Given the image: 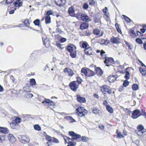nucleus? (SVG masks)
I'll return each instance as SVG.
<instances>
[{
	"label": "nucleus",
	"mask_w": 146,
	"mask_h": 146,
	"mask_svg": "<svg viewBox=\"0 0 146 146\" xmlns=\"http://www.w3.org/2000/svg\"><path fill=\"white\" fill-rule=\"evenodd\" d=\"M95 71L97 74L99 75H101L102 74V72L101 69L99 67H98L95 69Z\"/></svg>",
	"instance_id": "obj_23"
},
{
	"label": "nucleus",
	"mask_w": 146,
	"mask_h": 146,
	"mask_svg": "<svg viewBox=\"0 0 146 146\" xmlns=\"http://www.w3.org/2000/svg\"><path fill=\"white\" fill-rule=\"evenodd\" d=\"M87 73L86 76L89 77L94 76V72L89 69H87Z\"/></svg>",
	"instance_id": "obj_22"
},
{
	"label": "nucleus",
	"mask_w": 146,
	"mask_h": 146,
	"mask_svg": "<svg viewBox=\"0 0 146 146\" xmlns=\"http://www.w3.org/2000/svg\"><path fill=\"white\" fill-rule=\"evenodd\" d=\"M116 132L117 134V138H123L124 137V136L123 135H122L120 132H118V130L117 129V130Z\"/></svg>",
	"instance_id": "obj_34"
},
{
	"label": "nucleus",
	"mask_w": 146,
	"mask_h": 146,
	"mask_svg": "<svg viewBox=\"0 0 146 146\" xmlns=\"http://www.w3.org/2000/svg\"><path fill=\"white\" fill-rule=\"evenodd\" d=\"M105 52H104L103 50H102L101 52L100 53V55L102 57V58H105Z\"/></svg>",
	"instance_id": "obj_55"
},
{
	"label": "nucleus",
	"mask_w": 146,
	"mask_h": 146,
	"mask_svg": "<svg viewBox=\"0 0 146 146\" xmlns=\"http://www.w3.org/2000/svg\"><path fill=\"white\" fill-rule=\"evenodd\" d=\"M21 138L25 142H29L30 141L29 138L27 136H22Z\"/></svg>",
	"instance_id": "obj_26"
},
{
	"label": "nucleus",
	"mask_w": 146,
	"mask_h": 146,
	"mask_svg": "<svg viewBox=\"0 0 146 146\" xmlns=\"http://www.w3.org/2000/svg\"><path fill=\"white\" fill-rule=\"evenodd\" d=\"M64 72L65 73L67 72L68 73V75L70 76H72L74 74L73 71L72 69L68 68H65L64 70Z\"/></svg>",
	"instance_id": "obj_12"
},
{
	"label": "nucleus",
	"mask_w": 146,
	"mask_h": 146,
	"mask_svg": "<svg viewBox=\"0 0 146 146\" xmlns=\"http://www.w3.org/2000/svg\"><path fill=\"white\" fill-rule=\"evenodd\" d=\"M77 97L78 102L80 103H85L86 102V100L85 98L80 97L79 95H77Z\"/></svg>",
	"instance_id": "obj_18"
},
{
	"label": "nucleus",
	"mask_w": 146,
	"mask_h": 146,
	"mask_svg": "<svg viewBox=\"0 0 146 146\" xmlns=\"http://www.w3.org/2000/svg\"><path fill=\"white\" fill-rule=\"evenodd\" d=\"M88 27V23L86 22H84L80 25V29L82 30H84L87 29Z\"/></svg>",
	"instance_id": "obj_17"
},
{
	"label": "nucleus",
	"mask_w": 146,
	"mask_h": 146,
	"mask_svg": "<svg viewBox=\"0 0 146 146\" xmlns=\"http://www.w3.org/2000/svg\"><path fill=\"white\" fill-rule=\"evenodd\" d=\"M14 5L15 7L19 8L22 6L23 1L20 0H16L14 3Z\"/></svg>",
	"instance_id": "obj_15"
},
{
	"label": "nucleus",
	"mask_w": 146,
	"mask_h": 146,
	"mask_svg": "<svg viewBox=\"0 0 146 146\" xmlns=\"http://www.w3.org/2000/svg\"><path fill=\"white\" fill-rule=\"evenodd\" d=\"M74 48L75 46L73 44H68L67 47V50L69 52H72L73 51Z\"/></svg>",
	"instance_id": "obj_21"
},
{
	"label": "nucleus",
	"mask_w": 146,
	"mask_h": 146,
	"mask_svg": "<svg viewBox=\"0 0 146 146\" xmlns=\"http://www.w3.org/2000/svg\"><path fill=\"white\" fill-rule=\"evenodd\" d=\"M85 53L87 54L90 55L92 54V48L91 47H88L85 49Z\"/></svg>",
	"instance_id": "obj_16"
},
{
	"label": "nucleus",
	"mask_w": 146,
	"mask_h": 146,
	"mask_svg": "<svg viewBox=\"0 0 146 146\" xmlns=\"http://www.w3.org/2000/svg\"><path fill=\"white\" fill-rule=\"evenodd\" d=\"M138 131H136L135 132L139 135L141 136L143 133L146 132V129H144L143 126L141 125H139L137 128Z\"/></svg>",
	"instance_id": "obj_2"
},
{
	"label": "nucleus",
	"mask_w": 146,
	"mask_h": 146,
	"mask_svg": "<svg viewBox=\"0 0 146 146\" xmlns=\"http://www.w3.org/2000/svg\"><path fill=\"white\" fill-rule=\"evenodd\" d=\"M89 4L92 6H93L95 4V2L94 0H89Z\"/></svg>",
	"instance_id": "obj_53"
},
{
	"label": "nucleus",
	"mask_w": 146,
	"mask_h": 146,
	"mask_svg": "<svg viewBox=\"0 0 146 146\" xmlns=\"http://www.w3.org/2000/svg\"><path fill=\"white\" fill-rule=\"evenodd\" d=\"M105 59L104 63L106 66H109L111 65V64L113 63L114 60L112 58L105 57Z\"/></svg>",
	"instance_id": "obj_4"
},
{
	"label": "nucleus",
	"mask_w": 146,
	"mask_h": 146,
	"mask_svg": "<svg viewBox=\"0 0 146 146\" xmlns=\"http://www.w3.org/2000/svg\"><path fill=\"white\" fill-rule=\"evenodd\" d=\"M139 70L142 75H145L146 74V70L145 69L142 68H140Z\"/></svg>",
	"instance_id": "obj_38"
},
{
	"label": "nucleus",
	"mask_w": 146,
	"mask_h": 146,
	"mask_svg": "<svg viewBox=\"0 0 146 146\" xmlns=\"http://www.w3.org/2000/svg\"><path fill=\"white\" fill-rule=\"evenodd\" d=\"M80 46L83 48H85V49L88 47V45L86 42L85 43H82L80 42Z\"/></svg>",
	"instance_id": "obj_24"
},
{
	"label": "nucleus",
	"mask_w": 146,
	"mask_h": 146,
	"mask_svg": "<svg viewBox=\"0 0 146 146\" xmlns=\"http://www.w3.org/2000/svg\"><path fill=\"white\" fill-rule=\"evenodd\" d=\"M87 69H85L84 68H82L81 70V72L82 75H83L84 74L85 76H86L88 72Z\"/></svg>",
	"instance_id": "obj_28"
},
{
	"label": "nucleus",
	"mask_w": 146,
	"mask_h": 146,
	"mask_svg": "<svg viewBox=\"0 0 146 146\" xmlns=\"http://www.w3.org/2000/svg\"><path fill=\"white\" fill-rule=\"evenodd\" d=\"M83 7L84 9H86L88 7V5L87 3H85L84 4Z\"/></svg>",
	"instance_id": "obj_56"
},
{
	"label": "nucleus",
	"mask_w": 146,
	"mask_h": 146,
	"mask_svg": "<svg viewBox=\"0 0 146 146\" xmlns=\"http://www.w3.org/2000/svg\"><path fill=\"white\" fill-rule=\"evenodd\" d=\"M14 0H6V3L7 4H9L12 3Z\"/></svg>",
	"instance_id": "obj_60"
},
{
	"label": "nucleus",
	"mask_w": 146,
	"mask_h": 146,
	"mask_svg": "<svg viewBox=\"0 0 146 146\" xmlns=\"http://www.w3.org/2000/svg\"><path fill=\"white\" fill-rule=\"evenodd\" d=\"M56 31L59 33H61L62 32V31H61V30L58 28L56 29Z\"/></svg>",
	"instance_id": "obj_62"
},
{
	"label": "nucleus",
	"mask_w": 146,
	"mask_h": 146,
	"mask_svg": "<svg viewBox=\"0 0 146 146\" xmlns=\"http://www.w3.org/2000/svg\"><path fill=\"white\" fill-rule=\"evenodd\" d=\"M70 55L72 58H75L76 57V51L70 53Z\"/></svg>",
	"instance_id": "obj_46"
},
{
	"label": "nucleus",
	"mask_w": 146,
	"mask_h": 146,
	"mask_svg": "<svg viewBox=\"0 0 146 146\" xmlns=\"http://www.w3.org/2000/svg\"><path fill=\"white\" fill-rule=\"evenodd\" d=\"M138 86L137 84H133L132 85V88L133 90L136 91L138 90Z\"/></svg>",
	"instance_id": "obj_35"
},
{
	"label": "nucleus",
	"mask_w": 146,
	"mask_h": 146,
	"mask_svg": "<svg viewBox=\"0 0 146 146\" xmlns=\"http://www.w3.org/2000/svg\"><path fill=\"white\" fill-rule=\"evenodd\" d=\"M55 3L57 5L60 6H62L64 5L66 3L65 0H55Z\"/></svg>",
	"instance_id": "obj_9"
},
{
	"label": "nucleus",
	"mask_w": 146,
	"mask_h": 146,
	"mask_svg": "<svg viewBox=\"0 0 146 146\" xmlns=\"http://www.w3.org/2000/svg\"><path fill=\"white\" fill-rule=\"evenodd\" d=\"M42 103L44 104L45 106L48 107H50L51 106H54V103L52 101L46 98L45 99Z\"/></svg>",
	"instance_id": "obj_5"
},
{
	"label": "nucleus",
	"mask_w": 146,
	"mask_h": 146,
	"mask_svg": "<svg viewBox=\"0 0 146 146\" xmlns=\"http://www.w3.org/2000/svg\"><path fill=\"white\" fill-rule=\"evenodd\" d=\"M100 32V30L98 29H95L93 31V33L94 35H98Z\"/></svg>",
	"instance_id": "obj_36"
},
{
	"label": "nucleus",
	"mask_w": 146,
	"mask_h": 146,
	"mask_svg": "<svg viewBox=\"0 0 146 146\" xmlns=\"http://www.w3.org/2000/svg\"><path fill=\"white\" fill-rule=\"evenodd\" d=\"M99 111L100 110L96 108H94L92 110L93 113L95 114H99Z\"/></svg>",
	"instance_id": "obj_37"
},
{
	"label": "nucleus",
	"mask_w": 146,
	"mask_h": 146,
	"mask_svg": "<svg viewBox=\"0 0 146 146\" xmlns=\"http://www.w3.org/2000/svg\"><path fill=\"white\" fill-rule=\"evenodd\" d=\"M52 141L56 143H57L58 142V140L57 139L55 138H53Z\"/></svg>",
	"instance_id": "obj_64"
},
{
	"label": "nucleus",
	"mask_w": 146,
	"mask_h": 146,
	"mask_svg": "<svg viewBox=\"0 0 146 146\" xmlns=\"http://www.w3.org/2000/svg\"><path fill=\"white\" fill-rule=\"evenodd\" d=\"M7 137L9 141L11 143H13L16 141V139L11 134H9Z\"/></svg>",
	"instance_id": "obj_14"
},
{
	"label": "nucleus",
	"mask_w": 146,
	"mask_h": 146,
	"mask_svg": "<svg viewBox=\"0 0 146 146\" xmlns=\"http://www.w3.org/2000/svg\"><path fill=\"white\" fill-rule=\"evenodd\" d=\"M102 92L104 93L107 92L109 94L111 93V91L110 88L106 85H104L101 88Z\"/></svg>",
	"instance_id": "obj_3"
},
{
	"label": "nucleus",
	"mask_w": 146,
	"mask_h": 146,
	"mask_svg": "<svg viewBox=\"0 0 146 146\" xmlns=\"http://www.w3.org/2000/svg\"><path fill=\"white\" fill-rule=\"evenodd\" d=\"M123 16L125 21H126L127 22L129 23L131 21V20L129 18L125 15H123Z\"/></svg>",
	"instance_id": "obj_47"
},
{
	"label": "nucleus",
	"mask_w": 146,
	"mask_h": 146,
	"mask_svg": "<svg viewBox=\"0 0 146 146\" xmlns=\"http://www.w3.org/2000/svg\"><path fill=\"white\" fill-rule=\"evenodd\" d=\"M11 127L13 128H15L16 126V124L15 122H12L10 123Z\"/></svg>",
	"instance_id": "obj_50"
},
{
	"label": "nucleus",
	"mask_w": 146,
	"mask_h": 146,
	"mask_svg": "<svg viewBox=\"0 0 146 146\" xmlns=\"http://www.w3.org/2000/svg\"><path fill=\"white\" fill-rule=\"evenodd\" d=\"M108 11L107 8L106 7L104 9H103V11L105 15L107 17H108V16L107 13V11Z\"/></svg>",
	"instance_id": "obj_41"
},
{
	"label": "nucleus",
	"mask_w": 146,
	"mask_h": 146,
	"mask_svg": "<svg viewBox=\"0 0 146 146\" xmlns=\"http://www.w3.org/2000/svg\"><path fill=\"white\" fill-rule=\"evenodd\" d=\"M51 137L48 136H47L46 137V139L49 142H50L51 141Z\"/></svg>",
	"instance_id": "obj_58"
},
{
	"label": "nucleus",
	"mask_w": 146,
	"mask_h": 146,
	"mask_svg": "<svg viewBox=\"0 0 146 146\" xmlns=\"http://www.w3.org/2000/svg\"><path fill=\"white\" fill-rule=\"evenodd\" d=\"M52 11H48L46 13V15L47 16H49L50 15H52Z\"/></svg>",
	"instance_id": "obj_57"
},
{
	"label": "nucleus",
	"mask_w": 146,
	"mask_h": 146,
	"mask_svg": "<svg viewBox=\"0 0 146 146\" xmlns=\"http://www.w3.org/2000/svg\"><path fill=\"white\" fill-rule=\"evenodd\" d=\"M51 19L49 16H46L45 18V22L46 24L50 23H51Z\"/></svg>",
	"instance_id": "obj_32"
},
{
	"label": "nucleus",
	"mask_w": 146,
	"mask_h": 146,
	"mask_svg": "<svg viewBox=\"0 0 146 146\" xmlns=\"http://www.w3.org/2000/svg\"><path fill=\"white\" fill-rule=\"evenodd\" d=\"M30 83L32 85H35L36 84V82L34 79H31L30 80Z\"/></svg>",
	"instance_id": "obj_40"
},
{
	"label": "nucleus",
	"mask_w": 146,
	"mask_h": 146,
	"mask_svg": "<svg viewBox=\"0 0 146 146\" xmlns=\"http://www.w3.org/2000/svg\"><path fill=\"white\" fill-rule=\"evenodd\" d=\"M43 40L44 42V44L45 46L49 43V39L48 38H46L44 39L43 38Z\"/></svg>",
	"instance_id": "obj_29"
},
{
	"label": "nucleus",
	"mask_w": 146,
	"mask_h": 146,
	"mask_svg": "<svg viewBox=\"0 0 146 146\" xmlns=\"http://www.w3.org/2000/svg\"><path fill=\"white\" fill-rule=\"evenodd\" d=\"M140 115L139 110L138 109L134 110L133 112L132 117L133 119H136Z\"/></svg>",
	"instance_id": "obj_8"
},
{
	"label": "nucleus",
	"mask_w": 146,
	"mask_h": 146,
	"mask_svg": "<svg viewBox=\"0 0 146 146\" xmlns=\"http://www.w3.org/2000/svg\"><path fill=\"white\" fill-rule=\"evenodd\" d=\"M69 85L71 90L74 91H76L78 88L76 82L73 81L71 82Z\"/></svg>",
	"instance_id": "obj_6"
},
{
	"label": "nucleus",
	"mask_w": 146,
	"mask_h": 146,
	"mask_svg": "<svg viewBox=\"0 0 146 146\" xmlns=\"http://www.w3.org/2000/svg\"><path fill=\"white\" fill-rule=\"evenodd\" d=\"M67 118L68 119L70 120V122L73 123L76 122V121L71 116H68Z\"/></svg>",
	"instance_id": "obj_42"
},
{
	"label": "nucleus",
	"mask_w": 146,
	"mask_h": 146,
	"mask_svg": "<svg viewBox=\"0 0 146 146\" xmlns=\"http://www.w3.org/2000/svg\"><path fill=\"white\" fill-rule=\"evenodd\" d=\"M77 114L80 117H82L87 114V111L83 107H78L76 110Z\"/></svg>",
	"instance_id": "obj_1"
},
{
	"label": "nucleus",
	"mask_w": 146,
	"mask_h": 146,
	"mask_svg": "<svg viewBox=\"0 0 146 146\" xmlns=\"http://www.w3.org/2000/svg\"><path fill=\"white\" fill-rule=\"evenodd\" d=\"M64 139L66 143L71 142H72V141L73 140L72 138H70L66 136L64 137Z\"/></svg>",
	"instance_id": "obj_25"
},
{
	"label": "nucleus",
	"mask_w": 146,
	"mask_h": 146,
	"mask_svg": "<svg viewBox=\"0 0 146 146\" xmlns=\"http://www.w3.org/2000/svg\"><path fill=\"white\" fill-rule=\"evenodd\" d=\"M81 20L87 22L91 21V20L87 15L84 14L81 15Z\"/></svg>",
	"instance_id": "obj_10"
},
{
	"label": "nucleus",
	"mask_w": 146,
	"mask_h": 146,
	"mask_svg": "<svg viewBox=\"0 0 146 146\" xmlns=\"http://www.w3.org/2000/svg\"><path fill=\"white\" fill-rule=\"evenodd\" d=\"M33 127L34 129L38 131H40L41 130V127L38 124H35L34 125Z\"/></svg>",
	"instance_id": "obj_27"
},
{
	"label": "nucleus",
	"mask_w": 146,
	"mask_h": 146,
	"mask_svg": "<svg viewBox=\"0 0 146 146\" xmlns=\"http://www.w3.org/2000/svg\"><path fill=\"white\" fill-rule=\"evenodd\" d=\"M106 109L110 113H112L113 112V109L109 106H107Z\"/></svg>",
	"instance_id": "obj_30"
},
{
	"label": "nucleus",
	"mask_w": 146,
	"mask_h": 146,
	"mask_svg": "<svg viewBox=\"0 0 146 146\" xmlns=\"http://www.w3.org/2000/svg\"><path fill=\"white\" fill-rule=\"evenodd\" d=\"M69 134L70 136L72 137L73 140H76L80 138L81 137L80 135L77 134L72 131H69Z\"/></svg>",
	"instance_id": "obj_7"
},
{
	"label": "nucleus",
	"mask_w": 146,
	"mask_h": 146,
	"mask_svg": "<svg viewBox=\"0 0 146 146\" xmlns=\"http://www.w3.org/2000/svg\"><path fill=\"white\" fill-rule=\"evenodd\" d=\"M82 14V13H78L76 15L75 14V16L74 17H75L79 20H81L82 18L81 15Z\"/></svg>",
	"instance_id": "obj_31"
},
{
	"label": "nucleus",
	"mask_w": 146,
	"mask_h": 146,
	"mask_svg": "<svg viewBox=\"0 0 146 146\" xmlns=\"http://www.w3.org/2000/svg\"><path fill=\"white\" fill-rule=\"evenodd\" d=\"M129 73L128 71H127L126 72L125 75V78L127 79L128 80L129 78Z\"/></svg>",
	"instance_id": "obj_44"
},
{
	"label": "nucleus",
	"mask_w": 146,
	"mask_h": 146,
	"mask_svg": "<svg viewBox=\"0 0 146 146\" xmlns=\"http://www.w3.org/2000/svg\"><path fill=\"white\" fill-rule=\"evenodd\" d=\"M135 41L139 44H142L143 43V42L141 39L139 38H137L136 39Z\"/></svg>",
	"instance_id": "obj_43"
},
{
	"label": "nucleus",
	"mask_w": 146,
	"mask_h": 146,
	"mask_svg": "<svg viewBox=\"0 0 146 146\" xmlns=\"http://www.w3.org/2000/svg\"><path fill=\"white\" fill-rule=\"evenodd\" d=\"M68 143V145L67 146H74V144L72 142H70L69 143Z\"/></svg>",
	"instance_id": "obj_61"
},
{
	"label": "nucleus",
	"mask_w": 146,
	"mask_h": 146,
	"mask_svg": "<svg viewBox=\"0 0 146 146\" xmlns=\"http://www.w3.org/2000/svg\"><path fill=\"white\" fill-rule=\"evenodd\" d=\"M66 40V39L65 38H62L60 40V41L61 42H64Z\"/></svg>",
	"instance_id": "obj_59"
},
{
	"label": "nucleus",
	"mask_w": 146,
	"mask_h": 146,
	"mask_svg": "<svg viewBox=\"0 0 146 146\" xmlns=\"http://www.w3.org/2000/svg\"><path fill=\"white\" fill-rule=\"evenodd\" d=\"M5 135H0V143H3V141L5 140Z\"/></svg>",
	"instance_id": "obj_33"
},
{
	"label": "nucleus",
	"mask_w": 146,
	"mask_h": 146,
	"mask_svg": "<svg viewBox=\"0 0 146 146\" xmlns=\"http://www.w3.org/2000/svg\"><path fill=\"white\" fill-rule=\"evenodd\" d=\"M82 140L83 142H86L88 140V137L84 136L82 137Z\"/></svg>",
	"instance_id": "obj_45"
},
{
	"label": "nucleus",
	"mask_w": 146,
	"mask_h": 146,
	"mask_svg": "<svg viewBox=\"0 0 146 146\" xmlns=\"http://www.w3.org/2000/svg\"><path fill=\"white\" fill-rule=\"evenodd\" d=\"M100 43L101 44H105L106 45L108 44V42L106 40L102 39L100 41Z\"/></svg>",
	"instance_id": "obj_39"
},
{
	"label": "nucleus",
	"mask_w": 146,
	"mask_h": 146,
	"mask_svg": "<svg viewBox=\"0 0 146 146\" xmlns=\"http://www.w3.org/2000/svg\"><path fill=\"white\" fill-rule=\"evenodd\" d=\"M34 23L36 25H39L40 24V21L39 19H36L34 21Z\"/></svg>",
	"instance_id": "obj_52"
},
{
	"label": "nucleus",
	"mask_w": 146,
	"mask_h": 146,
	"mask_svg": "<svg viewBox=\"0 0 146 146\" xmlns=\"http://www.w3.org/2000/svg\"><path fill=\"white\" fill-rule=\"evenodd\" d=\"M125 43L126 44L127 46L128 47V48L129 49H132V45L131 44L127 42H126Z\"/></svg>",
	"instance_id": "obj_48"
},
{
	"label": "nucleus",
	"mask_w": 146,
	"mask_h": 146,
	"mask_svg": "<svg viewBox=\"0 0 146 146\" xmlns=\"http://www.w3.org/2000/svg\"><path fill=\"white\" fill-rule=\"evenodd\" d=\"M108 104V103L107 102V101L106 100H104V102H103V104L104 105H105L106 107L107 106H108L107 105Z\"/></svg>",
	"instance_id": "obj_63"
},
{
	"label": "nucleus",
	"mask_w": 146,
	"mask_h": 146,
	"mask_svg": "<svg viewBox=\"0 0 146 146\" xmlns=\"http://www.w3.org/2000/svg\"><path fill=\"white\" fill-rule=\"evenodd\" d=\"M0 132L6 134L9 132V130L7 128L0 127Z\"/></svg>",
	"instance_id": "obj_20"
},
{
	"label": "nucleus",
	"mask_w": 146,
	"mask_h": 146,
	"mask_svg": "<svg viewBox=\"0 0 146 146\" xmlns=\"http://www.w3.org/2000/svg\"><path fill=\"white\" fill-rule=\"evenodd\" d=\"M15 121L16 123H19L21 121V119L19 117H17L15 119Z\"/></svg>",
	"instance_id": "obj_49"
},
{
	"label": "nucleus",
	"mask_w": 146,
	"mask_h": 146,
	"mask_svg": "<svg viewBox=\"0 0 146 146\" xmlns=\"http://www.w3.org/2000/svg\"><path fill=\"white\" fill-rule=\"evenodd\" d=\"M111 41L113 43H118L120 42V40L118 38L113 36L111 38Z\"/></svg>",
	"instance_id": "obj_13"
},
{
	"label": "nucleus",
	"mask_w": 146,
	"mask_h": 146,
	"mask_svg": "<svg viewBox=\"0 0 146 146\" xmlns=\"http://www.w3.org/2000/svg\"><path fill=\"white\" fill-rule=\"evenodd\" d=\"M24 23L26 26H29L30 25V23L29 20L28 19L25 20L24 22Z\"/></svg>",
	"instance_id": "obj_51"
},
{
	"label": "nucleus",
	"mask_w": 146,
	"mask_h": 146,
	"mask_svg": "<svg viewBox=\"0 0 146 146\" xmlns=\"http://www.w3.org/2000/svg\"><path fill=\"white\" fill-rule=\"evenodd\" d=\"M129 84V82L127 80H125L124 81L123 84V86L125 87L127 86Z\"/></svg>",
	"instance_id": "obj_54"
},
{
	"label": "nucleus",
	"mask_w": 146,
	"mask_h": 146,
	"mask_svg": "<svg viewBox=\"0 0 146 146\" xmlns=\"http://www.w3.org/2000/svg\"><path fill=\"white\" fill-rule=\"evenodd\" d=\"M68 12L71 16L72 17H74L75 16L74 10L73 8H69L68 10Z\"/></svg>",
	"instance_id": "obj_19"
},
{
	"label": "nucleus",
	"mask_w": 146,
	"mask_h": 146,
	"mask_svg": "<svg viewBox=\"0 0 146 146\" xmlns=\"http://www.w3.org/2000/svg\"><path fill=\"white\" fill-rule=\"evenodd\" d=\"M117 77V74H115L114 75L110 76L108 77V79L109 82H112L116 80Z\"/></svg>",
	"instance_id": "obj_11"
}]
</instances>
